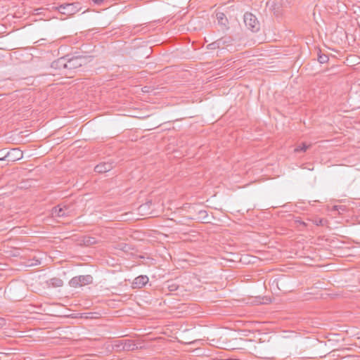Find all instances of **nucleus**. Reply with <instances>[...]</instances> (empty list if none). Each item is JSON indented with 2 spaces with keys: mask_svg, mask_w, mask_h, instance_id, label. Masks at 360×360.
Returning <instances> with one entry per match:
<instances>
[{
  "mask_svg": "<svg viewBox=\"0 0 360 360\" xmlns=\"http://www.w3.org/2000/svg\"><path fill=\"white\" fill-rule=\"evenodd\" d=\"M233 38L231 36L225 35L217 40L207 45L206 49L208 50L220 51L226 49L229 46L233 45Z\"/></svg>",
  "mask_w": 360,
  "mask_h": 360,
  "instance_id": "f257e3e1",
  "label": "nucleus"
},
{
  "mask_svg": "<svg viewBox=\"0 0 360 360\" xmlns=\"http://www.w3.org/2000/svg\"><path fill=\"white\" fill-rule=\"evenodd\" d=\"M86 63V58L82 56H73L68 58L67 57L66 70L68 71V75L72 77L71 74L77 68L82 66Z\"/></svg>",
  "mask_w": 360,
  "mask_h": 360,
  "instance_id": "f03ea898",
  "label": "nucleus"
},
{
  "mask_svg": "<svg viewBox=\"0 0 360 360\" xmlns=\"http://www.w3.org/2000/svg\"><path fill=\"white\" fill-rule=\"evenodd\" d=\"M245 26L252 32H257L260 29V24L257 18L252 13L246 12L243 16Z\"/></svg>",
  "mask_w": 360,
  "mask_h": 360,
  "instance_id": "7ed1b4c3",
  "label": "nucleus"
},
{
  "mask_svg": "<svg viewBox=\"0 0 360 360\" xmlns=\"http://www.w3.org/2000/svg\"><path fill=\"white\" fill-rule=\"evenodd\" d=\"M92 282L93 277L91 275H82L71 278L69 285L72 288H79L91 284Z\"/></svg>",
  "mask_w": 360,
  "mask_h": 360,
  "instance_id": "20e7f679",
  "label": "nucleus"
},
{
  "mask_svg": "<svg viewBox=\"0 0 360 360\" xmlns=\"http://www.w3.org/2000/svg\"><path fill=\"white\" fill-rule=\"evenodd\" d=\"M79 3L74 2L71 4H63L58 6V11L66 15H72L80 10Z\"/></svg>",
  "mask_w": 360,
  "mask_h": 360,
  "instance_id": "39448f33",
  "label": "nucleus"
},
{
  "mask_svg": "<svg viewBox=\"0 0 360 360\" xmlns=\"http://www.w3.org/2000/svg\"><path fill=\"white\" fill-rule=\"evenodd\" d=\"M67 65V56L64 57H61L51 63V68L56 70H58V72L53 73V75H65L66 76L68 75V71L66 70Z\"/></svg>",
  "mask_w": 360,
  "mask_h": 360,
  "instance_id": "423d86ee",
  "label": "nucleus"
},
{
  "mask_svg": "<svg viewBox=\"0 0 360 360\" xmlns=\"http://www.w3.org/2000/svg\"><path fill=\"white\" fill-rule=\"evenodd\" d=\"M22 158V152L18 148H13L11 150L8 151L6 154L0 158V160H6L8 161H16Z\"/></svg>",
  "mask_w": 360,
  "mask_h": 360,
  "instance_id": "0eeeda50",
  "label": "nucleus"
},
{
  "mask_svg": "<svg viewBox=\"0 0 360 360\" xmlns=\"http://www.w3.org/2000/svg\"><path fill=\"white\" fill-rule=\"evenodd\" d=\"M115 165V162L112 160L103 162L98 164L94 167V171L98 173H105L110 171Z\"/></svg>",
  "mask_w": 360,
  "mask_h": 360,
  "instance_id": "6e6552de",
  "label": "nucleus"
},
{
  "mask_svg": "<svg viewBox=\"0 0 360 360\" xmlns=\"http://www.w3.org/2000/svg\"><path fill=\"white\" fill-rule=\"evenodd\" d=\"M266 6L276 16L281 15V4L279 0L268 1Z\"/></svg>",
  "mask_w": 360,
  "mask_h": 360,
  "instance_id": "1a4fd4ad",
  "label": "nucleus"
},
{
  "mask_svg": "<svg viewBox=\"0 0 360 360\" xmlns=\"http://www.w3.org/2000/svg\"><path fill=\"white\" fill-rule=\"evenodd\" d=\"M118 349L125 351H132L135 349L136 345L131 340H119V344L115 345Z\"/></svg>",
  "mask_w": 360,
  "mask_h": 360,
  "instance_id": "9d476101",
  "label": "nucleus"
},
{
  "mask_svg": "<svg viewBox=\"0 0 360 360\" xmlns=\"http://www.w3.org/2000/svg\"><path fill=\"white\" fill-rule=\"evenodd\" d=\"M68 207L66 205H58L52 208L51 214L53 217H63L68 215Z\"/></svg>",
  "mask_w": 360,
  "mask_h": 360,
  "instance_id": "9b49d317",
  "label": "nucleus"
},
{
  "mask_svg": "<svg viewBox=\"0 0 360 360\" xmlns=\"http://www.w3.org/2000/svg\"><path fill=\"white\" fill-rule=\"evenodd\" d=\"M149 281V278L146 275H141L135 278L132 283L133 288H141L145 286Z\"/></svg>",
  "mask_w": 360,
  "mask_h": 360,
  "instance_id": "f8f14e48",
  "label": "nucleus"
},
{
  "mask_svg": "<svg viewBox=\"0 0 360 360\" xmlns=\"http://www.w3.org/2000/svg\"><path fill=\"white\" fill-rule=\"evenodd\" d=\"M48 287L58 288L61 287L63 285V281L60 278L54 277L51 278L46 281Z\"/></svg>",
  "mask_w": 360,
  "mask_h": 360,
  "instance_id": "ddd939ff",
  "label": "nucleus"
},
{
  "mask_svg": "<svg viewBox=\"0 0 360 360\" xmlns=\"http://www.w3.org/2000/svg\"><path fill=\"white\" fill-rule=\"evenodd\" d=\"M193 219L208 222V214L205 210H201L198 212V216L192 218Z\"/></svg>",
  "mask_w": 360,
  "mask_h": 360,
  "instance_id": "4468645a",
  "label": "nucleus"
},
{
  "mask_svg": "<svg viewBox=\"0 0 360 360\" xmlns=\"http://www.w3.org/2000/svg\"><path fill=\"white\" fill-rule=\"evenodd\" d=\"M217 22L219 25L226 26L228 25V19L225 14L222 12H218L216 14Z\"/></svg>",
  "mask_w": 360,
  "mask_h": 360,
  "instance_id": "2eb2a0df",
  "label": "nucleus"
},
{
  "mask_svg": "<svg viewBox=\"0 0 360 360\" xmlns=\"http://www.w3.org/2000/svg\"><path fill=\"white\" fill-rule=\"evenodd\" d=\"M83 243L85 245H91L96 243V240L94 237L90 236H84L83 239Z\"/></svg>",
  "mask_w": 360,
  "mask_h": 360,
  "instance_id": "dca6fc26",
  "label": "nucleus"
},
{
  "mask_svg": "<svg viewBox=\"0 0 360 360\" xmlns=\"http://www.w3.org/2000/svg\"><path fill=\"white\" fill-rule=\"evenodd\" d=\"M329 58L328 55L322 53L321 51L318 54V60L320 63H326L328 61Z\"/></svg>",
  "mask_w": 360,
  "mask_h": 360,
  "instance_id": "f3484780",
  "label": "nucleus"
},
{
  "mask_svg": "<svg viewBox=\"0 0 360 360\" xmlns=\"http://www.w3.org/2000/svg\"><path fill=\"white\" fill-rule=\"evenodd\" d=\"M312 221L316 226H323L326 225V224L327 222V220L325 219H323V218H319V219H313Z\"/></svg>",
  "mask_w": 360,
  "mask_h": 360,
  "instance_id": "a211bd4d",
  "label": "nucleus"
},
{
  "mask_svg": "<svg viewBox=\"0 0 360 360\" xmlns=\"http://www.w3.org/2000/svg\"><path fill=\"white\" fill-rule=\"evenodd\" d=\"M308 148L309 146H307L305 143H302L300 146L295 148V152H305Z\"/></svg>",
  "mask_w": 360,
  "mask_h": 360,
  "instance_id": "6ab92c4d",
  "label": "nucleus"
},
{
  "mask_svg": "<svg viewBox=\"0 0 360 360\" xmlns=\"http://www.w3.org/2000/svg\"><path fill=\"white\" fill-rule=\"evenodd\" d=\"M168 288H169V291H174V290H177L178 285L174 283H172V284L168 285Z\"/></svg>",
  "mask_w": 360,
  "mask_h": 360,
  "instance_id": "aec40b11",
  "label": "nucleus"
},
{
  "mask_svg": "<svg viewBox=\"0 0 360 360\" xmlns=\"http://www.w3.org/2000/svg\"><path fill=\"white\" fill-rule=\"evenodd\" d=\"M285 281V278H284V277L280 278L278 280V281H277V286H278V288L279 289H281L280 287H279V284L282 285L283 284H284Z\"/></svg>",
  "mask_w": 360,
  "mask_h": 360,
  "instance_id": "412c9836",
  "label": "nucleus"
},
{
  "mask_svg": "<svg viewBox=\"0 0 360 360\" xmlns=\"http://www.w3.org/2000/svg\"><path fill=\"white\" fill-rule=\"evenodd\" d=\"M104 0H93V1L98 5H100L101 3L103 2Z\"/></svg>",
  "mask_w": 360,
  "mask_h": 360,
  "instance_id": "4be33fe9",
  "label": "nucleus"
},
{
  "mask_svg": "<svg viewBox=\"0 0 360 360\" xmlns=\"http://www.w3.org/2000/svg\"><path fill=\"white\" fill-rule=\"evenodd\" d=\"M295 222L297 223V224H300L301 225V222H302V221H301L300 219H296Z\"/></svg>",
  "mask_w": 360,
  "mask_h": 360,
  "instance_id": "5701e85b",
  "label": "nucleus"
},
{
  "mask_svg": "<svg viewBox=\"0 0 360 360\" xmlns=\"http://www.w3.org/2000/svg\"><path fill=\"white\" fill-rule=\"evenodd\" d=\"M301 225H302L303 226H306L307 224L304 221H302L301 222Z\"/></svg>",
  "mask_w": 360,
  "mask_h": 360,
  "instance_id": "b1692460",
  "label": "nucleus"
},
{
  "mask_svg": "<svg viewBox=\"0 0 360 360\" xmlns=\"http://www.w3.org/2000/svg\"><path fill=\"white\" fill-rule=\"evenodd\" d=\"M146 205H141V206L139 207V209H140V210L143 209V207H146Z\"/></svg>",
  "mask_w": 360,
  "mask_h": 360,
  "instance_id": "393cba45",
  "label": "nucleus"
}]
</instances>
